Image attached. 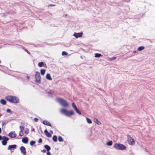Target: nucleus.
I'll use <instances>...</instances> for the list:
<instances>
[{"instance_id": "nucleus-1", "label": "nucleus", "mask_w": 155, "mask_h": 155, "mask_svg": "<svg viewBox=\"0 0 155 155\" xmlns=\"http://www.w3.org/2000/svg\"><path fill=\"white\" fill-rule=\"evenodd\" d=\"M6 99L7 101L13 103H17L19 101L18 97L12 96H8L6 97Z\"/></svg>"}, {"instance_id": "nucleus-2", "label": "nucleus", "mask_w": 155, "mask_h": 155, "mask_svg": "<svg viewBox=\"0 0 155 155\" xmlns=\"http://www.w3.org/2000/svg\"><path fill=\"white\" fill-rule=\"evenodd\" d=\"M60 112L62 114H64L67 116H70L74 114L73 111L72 110L68 111L67 109L64 108L61 109Z\"/></svg>"}, {"instance_id": "nucleus-3", "label": "nucleus", "mask_w": 155, "mask_h": 155, "mask_svg": "<svg viewBox=\"0 0 155 155\" xmlns=\"http://www.w3.org/2000/svg\"><path fill=\"white\" fill-rule=\"evenodd\" d=\"M56 100L61 105L64 107H67L69 105L67 101L61 98H57Z\"/></svg>"}, {"instance_id": "nucleus-4", "label": "nucleus", "mask_w": 155, "mask_h": 155, "mask_svg": "<svg viewBox=\"0 0 155 155\" xmlns=\"http://www.w3.org/2000/svg\"><path fill=\"white\" fill-rule=\"evenodd\" d=\"M114 147L116 149L119 150H125L127 148L126 146L119 143H115L114 145Z\"/></svg>"}, {"instance_id": "nucleus-5", "label": "nucleus", "mask_w": 155, "mask_h": 155, "mask_svg": "<svg viewBox=\"0 0 155 155\" xmlns=\"http://www.w3.org/2000/svg\"><path fill=\"white\" fill-rule=\"evenodd\" d=\"M35 81L36 83H40L41 82V77L39 72L37 71L35 75Z\"/></svg>"}, {"instance_id": "nucleus-6", "label": "nucleus", "mask_w": 155, "mask_h": 155, "mask_svg": "<svg viewBox=\"0 0 155 155\" xmlns=\"http://www.w3.org/2000/svg\"><path fill=\"white\" fill-rule=\"evenodd\" d=\"M127 141L130 145H134L135 144V142L134 140L133 139L130 135H127Z\"/></svg>"}, {"instance_id": "nucleus-7", "label": "nucleus", "mask_w": 155, "mask_h": 155, "mask_svg": "<svg viewBox=\"0 0 155 155\" xmlns=\"http://www.w3.org/2000/svg\"><path fill=\"white\" fill-rule=\"evenodd\" d=\"M20 129V131L19 133V136L21 137L24 135L23 132L24 131V127L22 126H20L19 127Z\"/></svg>"}, {"instance_id": "nucleus-8", "label": "nucleus", "mask_w": 155, "mask_h": 155, "mask_svg": "<svg viewBox=\"0 0 155 155\" xmlns=\"http://www.w3.org/2000/svg\"><path fill=\"white\" fill-rule=\"evenodd\" d=\"M8 135L11 138H15L16 137L17 134L15 131H11L9 133Z\"/></svg>"}, {"instance_id": "nucleus-9", "label": "nucleus", "mask_w": 155, "mask_h": 155, "mask_svg": "<svg viewBox=\"0 0 155 155\" xmlns=\"http://www.w3.org/2000/svg\"><path fill=\"white\" fill-rule=\"evenodd\" d=\"M20 150H21V152L24 155L26 154V151L25 148L24 146H21L20 148Z\"/></svg>"}, {"instance_id": "nucleus-10", "label": "nucleus", "mask_w": 155, "mask_h": 155, "mask_svg": "<svg viewBox=\"0 0 155 155\" xmlns=\"http://www.w3.org/2000/svg\"><path fill=\"white\" fill-rule=\"evenodd\" d=\"M2 139L3 140L2 141V143L3 145H5L7 143V141L8 140V139L5 136H3Z\"/></svg>"}, {"instance_id": "nucleus-11", "label": "nucleus", "mask_w": 155, "mask_h": 155, "mask_svg": "<svg viewBox=\"0 0 155 155\" xmlns=\"http://www.w3.org/2000/svg\"><path fill=\"white\" fill-rule=\"evenodd\" d=\"M83 33L82 32L81 33H74V36L76 38L81 37Z\"/></svg>"}, {"instance_id": "nucleus-12", "label": "nucleus", "mask_w": 155, "mask_h": 155, "mask_svg": "<svg viewBox=\"0 0 155 155\" xmlns=\"http://www.w3.org/2000/svg\"><path fill=\"white\" fill-rule=\"evenodd\" d=\"M42 123L43 124L45 125L51 127V123L47 120H44L43 121Z\"/></svg>"}, {"instance_id": "nucleus-13", "label": "nucleus", "mask_w": 155, "mask_h": 155, "mask_svg": "<svg viewBox=\"0 0 155 155\" xmlns=\"http://www.w3.org/2000/svg\"><path fill=\"white\" fill-rule=\"evenodd\" d=\"M44 132L46 135L48 137H51V134L48 132L47 129H46L44 131Z\"/></svg>"}, {"instance_id": "nucleus-14", "label": "nucleus", "mask_w": 155, "mask_h": 155, "mask_svg": "<svg viewBox=\"0 0 155 155\" xmlns=\"http://www.w3.org/2000/svg\"><path fill=\"white\" fill-rule=\"evenodd\" d=\"M16 148V145H9L8 148V149L11 150L12 149H15Z\"/></svg>"}, {"instance_id": "nucleus-15", "label": "nucleus", "mask_w": 155, "mask_h": 155, "mask_svg": "<svg viewBox=\"0 0 155 155\" xmlns=\"http://www.w3.org/2000/svg\"><path fill=\"white\" fill-rule=\"evenodd\" d=\"M28 141V138L27 137H25L22 139V142L24 143H27Z\"/></svg>"}, {"instance_id": "nucleus-16", "label": "nucleus", "mask_w": 155, "mask_h": 155, "mask_svg": "<svg viewBox=\"0 0 155 155\" xmlns=\"http://www.w3.org/2000/svg\"><path fill=\"white\" fill-rule=\"evenodd\" d=\"M46 78L47 79L49 80H51L52 79L50 74H46Z\"/></svg>"}, {"instance_id": "nucleus-17", "label": "nucleus", "mask_w": 155, "mask_h": 155, "mask_svg": "<svg viewBox=\"0 0 155 155\" xmlns=\"http://www.w3.org/2000/svg\"><path fill=\"white\" fill-rule=\"evenodd\" d=\"M0 102L3 105H5L6 103V101L5 100L3 99L1 100Z\"/></svg>"}, {"instance_id": "nucleus-18", "label": "nucleus", "mask_w": 155, "mask_h": 155, "mask_svg": "<svg viewBox=\"0 0 155 155\" xmlns=\"http://www.w3.org/2000/svg\"><path fill=\"white\" fill-rule=\"evenodd\" d=\"M44 147L45 148V149L47 150V151H49L51 150L50 147L47 145H45Z\"/></svg>"}, {"instance_id": "nucleus-19", "label": "nucleus", "mask_w": 155, "mask_h": 155, "mask_svg": "<svg viewBox=\"0 0 155 155\" xmlns=\"http://www.w3.org/2000/svg\"><path fill=\"white\" fill-rule=\"evenodd\" d=\"M144 49V47L143 46H141L139 47L138 48V50L139 51H140L142 50H143Z\"/></svg>"}, {"instance_id": "nucleus-20", "label": "nucleus", "mask_w": 155, "mask_h": 155, "mask_svg": "<svg viewBox=\"0 0 155 155\" xmlns=\"http://www.w3.org/2000/svg\"><path fill=\"white\" fill-rule=\"evenodd\" d=\"M46 70L44 69H41V75H44L45 72Z\"/></svg>"}, {"instance_id": "nucleus-21", "label": "nucleus", "mask_w": 155, "mask_h": 155, "mask_svg": "<svg viewBox=\"0 0 155 155\" xmlns=\"http://www.w3.org/2000/svg\"><path fill=\"white\" fill-rule=\"evenodd\" d=\"M54 142H56L57 140V136L56 135H54L53 136V138H52Z\"/></svg>"}, {"instance_id": "nucleus-22", "label": "nucleus", "mask_w": 155, "mask_h": 155, "mask_svg": "<svg viewBox=\"0 0 155 155\" xmlns=\"http://www.w3.org/2000/svg\"><path fill=\"white\" fill-rule=\"evenodd\" d=\"M101 54L99 53H96L95 54V58H99L101 56Z\"/></svg>"}, {"instance_id": "nucleus-23", "label": "nucleus", "mask_w": 155, "mask_h": 155, "mask_svg": "<svg viewBox=\"0 0 155 155\" xmlns=\"http://www.w3.org/2000/svg\"><path fill=\"white\" fill-rule=\"evenodd\" d=\"M94 120L95 123H97L99 125L101 124V122L98 120L97 119H94Z\"/></svg>"}, {"instance_id": "nucleus-24", "label": "nucleus", "mask_w": 155, "mask_h": 155, "mask_svg": "<svg viewBox=\"0 0 155 155\" xmlns=\"http://www.w3.org/2000/svg\"><path fill=\"white\" fill-rule=\"evenodd\" d=\"M43 65L44 63L42 62H39L38 63V66L40 67H42L43 66Z\"/></svg>"}, {"instance_id": "nucleus-25", "label": "nucleus", "mask_w": 155, "mask_h": 155, "mask_svg": "<svg viewBox=\"0 0 155 155\" xmlns=\"http://www.w3.org/2000/svg\"><path fill=\"white\" fill-rule=\"evenodd\" d=\"M77 112V113H78L79 114H81V111L79 110L78 109V108L77 107L75 109H74Z\"/></svg>"}, {"instance_id": "nucleus-26", "label": "nucleus", "mask_w": 155, "mask_h": 155, "mask_svg": "<svg viewBox=\"0 0 155 155\" xmlns=\"http://www.w3.org/2000/svg\"><path fill=\"white\" fill-rule=\"evenodd\" d=\"M113 143L112 141H109L107 143V144L108 146H111L112 145Z\"/></svg>"}, {"instance_id": "nucleus-27", "label": "nucleus", "mask_w": 155, "mask_h": 155, "mask_svg": "<svg viewBox=\"0 0 155 155\" xmlns=\"http://www.w3.org/2000/svg\"><path fill=\"white\" fill-rule=\"evenodd\" d=\"M86 119L87 120V122L88 123L91 124L92 123V121L90 119L87 117H86Z\"/></svg>"}, {"instance_id": "nucleus-28", "label": "nucleus", "mask_w": 155, "mask_h": 155, "mask_svg": "<svg viewBox=\"0 0 155 155\" xmlns=\"http://www.w3.org/2000/svg\"><path fill=\"white\" fill-rule=\"evenodd\" d=\"M58 140L60 142H62L63 141V139L61 136L58 137Z\"/></svg>"}, {"instance_id": "nucleus-29", "label": "nucleus", "mask_w": 155, "mask_h": 155, "mask_svg": "<svg viewBox=\"0 0 155 155\" xmlns=\"http://www.w3.org/2000/svg\"><path fill=\"white\" fill-rule=\"evenodd\" d=\"M36 142L35 141H31L30 142V145L31 146H33L34 144H35V143Z\"/></svg>"}, {"instance_id": "nucleus-30", "label": "nucleus", "mask_w": 155, "mask_h": 155, "mask_svg": "<svg viewBox=\"0 0 155 155\" xmlns=\"http://www.w3.org/2000/svg\"><path fill=\"white\" fill-rule=\"evenodd\" d=\"M62 55H66L68 54V53L65 51H63L62 52Z\"/></svg>"}, {"instance_id": "nucleus-31", "label": "nucleus", "mask_w": 155, "mask_h": 155, "mask_svg": "<svg viewBox=\"0 0 155 155\" xmlns=\"http://www.w3.org/2000/svg\"><path fill=\"white\" fill-rule=\"evenodd\" d=\"M72 106L74 109H75L77 107L74 103H72Z\"/></svg>"}, {"instance_id": "nucleus-32", "label": "nucleus", "mask_w": 155, "mask_h": 155, "mask_svg": "<svg viewBox=\"0 0 155 155\" xmlns=\"http://www.w3.org/2000/svg\"><path fill=\"white\" fill-rule=\"evenodd\" d=\"M29 133V130L28 129H27L25 131V134H27Z\"/></svg>"}, {"instance_id": "nucleus-33", "label": "nucleus", "mask_w": 155, "mask_h": 155, "mask_svg": "<svg viewBox=\"0 0 155 155\" xmlns=\"http://www.w3.org/2000/svg\"><path fill=\"white\" fill-rule=\"evenodd\" d=\"M116 58V57H113L112 58H110V61H112L113 60L115 59Z\"/></svg>"}, {"instance_id": "nucleus-34", "label": "nucleus", "mask_w": 155, "mask_h": 155, "mask_svg": "<svg viewBox=\"0 0 155 155\" xmlns=\"http://www.w3.org/2000/svg\"><path fill=\"white\" fill-rule=\"evenodd\" d=\"M42 142V140L41 138L39 139V140L38 141V143H41Z\"/></svg>"}, {"instance_id": "nucleus-35", "label": "nucleus", "mask_w": 155, "mask_h": 155, "mask_svg": "<svg viewBox=\"0 0 155 155\" xmlns=\"http://www.w3.org/2000/svg\"><path fill=\"white\" fill-rule=\"evenodd\" d=\"M6 111L8 113H11V110L10 109H7L6 110Z\"/></svg>"}, {"instance_id": "nucleus-36", "label": "nucleus", "mask_w": 155, "mask_h": 155, "mask_svg": "<svg viewBox=\"0 0 155 155\" xmlns=\"http://www.w3.org/2000/svg\"><path fill=\"white\" fill-rule=\"evenodd\" d=\"M47 155H51V153L49 151H47Z\"/></svg>"}, {"instance_id": "nucleus-37", "label": "nucleus", "mask_w": 155, "mask_h": 155, "mask_svg": "<svg viewBox=\"0 0 155 155\" xmlns=\"http://www.w3.org/2000/svg\"><path fill=\"white\" fill-rule=\"evenodd\" d=\"M38 118H34V120L35 121H36V122H37L38 121Z\"/></svg>"}, {"instance_id": "nucleus-38", "label": "nucleus", "mask_w": 155, "mask_h": 155, "mask_svg": "<svg viewBox=\"0 0 155 155\" xmlns=\"http://www.w3.org/2000/svg\"><path fill=\"white\" fill-rule=\"evenodd\" d=\"M25 51L28 54H30V53L26 49H25Z\"/></svg>"}, {"instance_id": "nucleus-39", "label": "nucleus", "mask_w": 155, "mask_h": 155, "mask_svg": "<svg viewBox=\"0 0 155 155\" xmlns=\"http://www.w3.org/2000/svg\"><path fill=\"white\" fill-rule=\"evenodd\" d=\"M55 6V5H52V4L49 5H48L49 6Z\"/></svg>"}, {"instance_id": "nucleus-40", "label": "nucleus", "mask_w": 155, "mask_h": 155, "mask_svg": "<svg viewBox=\"0 0 155 155\" xmlns=\"http://www.w3.org/2000/svg\"><path fill=\"white\" fill-rule=\"evenodd\" d=\"M41 152L43 153H45L46 152V150L45 149H44L43 150H41Z\"/></svg>"}, {"instance_id": "nucleus-41", "label": "nucleus", "mask_w": 155, "mask_h": 155, "mask_svg": "<svg viewBox=\"0 0 155 155\" xmlns=\"http://www.w3.org/2000/svg\"><path fill=\"white\" fill-rule=\"evenodd\" d=\"M2 139V136L1 135H0V140H1Z\"/></svg>"}, {"instance_id": "nucleus-42", "label": "nucleus", "mask_w": 155, "mask_h": 155, "mask_svg": "<svg viewBox=\"0 0 155 155\" xmlns=\"http://www.w3.org/2000/svg\"><path fill=\"white\" fill-rule=\"evenodd\" d=\"M133 53H136V51H134L133 52Z\"/></svg>"}, {"instance_id": "nucleus-43", "label": "nucleus", "mask_w": 155, "mask_h": 155, "mask_svg": "<svg viewBox=\"0 0 155 155\" xmlns=\"http://www.w3.org/2000/svg\"><path fill=\"white\" fill-rule=\"evenodd\" d=\"M27 78H28V79H29V77L28 76H27Z\"/></svg>"}, {"instance_id": "nucleus-44", "label": "nucleus", "mask_w": 155, "mask_h": 155, "mask_svg": "<svg viewBox=\"0 0 155 155\" xmlns=\"http://www.w3.org/2000/svg\"><path fill=\"white\" fill-rule=\"evenodd\" d=\"M1 130H1V128H0V133H1Z\"/></svg>"}, {"instance_id": "nucleus-45", "label": "nucleus", "mask_w": 155, "mask_h": 155, "mask_svg": "<svg viewBox=\"0 0 155 155\" xmlns=\"http://www.w3.org/2000/svg\"><path fill=\"white\" fill-rule=\"evenodd\" d=\"M1 63V61L0 60V63Z\"/></svg>"}]
</instances>
